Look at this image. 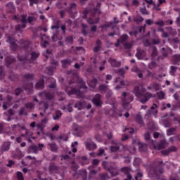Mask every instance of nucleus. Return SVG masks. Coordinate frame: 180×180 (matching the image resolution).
Returning a JSON list of instances; mask_svg holds the SVG:
<instances>
[{
  "instance_id": "a18cd8bd",
  "label": "nucleus",
  "mask_w": 180,
  "mask_h": 180,
  "mask_svg": "<svg viewBox=\"0 0 180 180\" xmlns=\"http://www.w3.org/2000/svg\"><path fill=\"white\" fill-rule=\"evenodd\" d=\"M62 115L61 111H56V115H53V120H58V119L61 117Z\"/></svg>"
},
{
  "instance_id": "052dcab7",
  "label": "nucleus",
  "mask_w": 180,
  "mask_h": 180,
  "mask_svg": "<svg viewBox=\"0 0 180 180\" xmlns=\"http://www.w3.org/2000/svg\"><path fill=\"white\" fill-rule=\"evenodd\" d=\"M17 178H18V180H24L23 174L20 172H17Z\"/></svg>"
},
{
  "instance_id": "ea45409f",
  "label": "nucleus",
  "mask_w": 180,
  "mask_h": 180,
  "mask_svg": "<svg viewBox=\"0 0 180 180\" xmlns=\"http://www.w3.org/2000/svg\"><path fill=\"white\" fill-rule=\"evenodd\" d=\"M24 80L27 81L28 82H29V81L33 80V75H32V74L25 75H24Z\"/></svg>"
},
{
  "instance_id": "bb28decb",
  "label": "nucleus",
  "mask_w": 180,
  "mask_h": 180,
  "mask_svg": "<svg viewBox=\"0 0 180 180\" xmlns=\"http://www.w3.org/2000/svg\"><path fill=\"white\" fill-rule=\"evenodd\" d=\"M97 46L94 48V52L98 53V51H101V45L102 44V41L101 40L96 41Z\"/></svg>"
},
{
  "instance_id": "20e7f679",
  "label": "nucleus",
  "mask_w": 180,
  "mask_h": 180,
  "mask_svg": "<svg viewBox=\"0 0 180 180\" xmlns=\"http://www.w3.org/2000/svg\"><path fill=\"white\" fill-rule=\"evenodd\" d=\"M129 36L127 34H123L120 37V39H117L115 47H119L120 44H123L125 49H131L133 47V42H127Z\"/></svg>"
},
{
  "instance_id": "c9c22d12",
  "label": "nucleus",
  "mask_w": 180,
  "mask_h": 180,
  "mask_svg": "<svg viewBox=\"0 0 180 180\" xmlns=\"http://www.w3.org/2000/svg\"><path fill=\"white\" fill-rule=\"evenodd\" d=\"M115 82H120V85H117L115 87V89H121L122 86H124V81H120V77H117L115 79Z\"/></svg>"
},
{
  "instance_id": "13d9d810",
  "label": "nucleus",
  "mask_w": 180,
  "mask_h": 180,
  "mask_svg": "<svg viewBox=\"0 0 180 180\" xmlns=\"http://www.w3.org/2000/svg\"><path fill=\"white\" fill-rule=\"evenodd\" d=\"M167 76V72H163L162 74H160L158 75V77H155V79H157V81H161V79L163 77H166Z\"/></svg>"
},
{
  "instance_id": "0eeeda50",
  "label": "nucleus",
  "mask_w": 180,
  "mask_h": 180,
  "mask_svg": "<svg viewBox=\"0 0 180 180\" xmlns=\"http://www.w3.org/2000/svg\"><path fill=\"white\" fill-rule=\"evenodd\" d=\"M4 57L5 58L6 65H7V67L8 65H11L12 63L15 62V58H13V57L8 56V52L2 50L0 51V60H2Z\"/></svg>"
},
{
  "instance_id": "393cba45",
  "label": "nucleus",
  "mask_w": 180,
  "mask_h": 180,
  "mask_svg": "<svg viewBox=\"0 0 180 180\" xmlns=\"http://www.w3.org/2000/svg\"><path fill=\"white\" fill-rule=\"evenodd\" d=\"M108 114L110 115V116H114V117L119 116V117H122V116H123L122 112H116L113 110H110L108 112Z\"/></svg>"
},
{
  "instance_id": "4c0bfd02",
  "label": "nucleus",
  "mask_w": 180,
  "mask_h": 180,
  "mask_svg": "<svg viewBox=\"0 0 180 180\" xmlns=\"http://www.w3.org/2000/svg\"><path fill=\"white\" fill-rule=\"evenodd\" d=\"M96 84H98V80H96V79H93L89 82V86L90 88H95V86H96Z\"/></svg>"
},
{
  "instance_id": "4d7b16f0",
  "label": "nucleus",
  "mask_w": 180,
  "mask_h": 180,
  "mask_svg": "<svg viewBox=\"0 0 180 180\" xmlns=\"http://www.w3.org/2000/svg\"><path fill=\"white\" fill-rule=\"evenodd\" d=\"M117 74L120 75L121 77H123L125 74L124 69L120 68L117 72Z\"/></svg>"
},
{
  "instance_id": "f257e3e1",
  "label": "nucleus",
  "mask_w": 180,
  "mask_h": 180,
  "mask_svg": "<svg viewBox=\"0 0 180 180\" xmlns=\"http://www.w3.org/2000/svg\"><path fill=\"white\" fill-rule=\"evenodd\" d=\"M81 89H86V86L82 79H79L78 82L71 80L69 82V86L66 87L65 92L68 95H81Z\"/></svg>"
},
{
  "instance_id": "c03bdc74",
  "label": "nucleus",
  "mask_w": 180,
  "mask_h": 180,
  "mask_svg": "<svg viewBox=\"0 0 180 180\" xmlns=\"http://www.w3.org/2000/svg\"><path fill=\"white\" fill-rule=\"evenodd\" d=\"M176 70H178V68L175 66H171L170 71H169L170 75H173V76L175 75V73L176 72Z\"/></svg>"
},
{
  "instance_id": "2f4dec72",
  "label": "nucleus",
  "mask_w": 180,
  "mask_h": 180,
  "mask_svg": "<svg viewBox=\"0 0 180 180\" xmlns=\"http://www.w3.org/2000/svg\"><path fill=\"white\" fill-rule=\"evenodd\" d=\"M136 120L137 123H139V124H140V126H141V127L144 126V122L143 121V117H141V115H136Z\"/></svg>"
},
{
  "instance_id": "1a4fd4ad",
  "label": "nucleus",
  "mask_w": 180,
  "mask_h": 180,
  "mask_svg": "<svg viewBox=\"0 0 180 180\" xmlns=\"http://www.w3.org/2000/svg\"><path fill=\"white\" fill-rule=\"evenodd\" d=\"M85 146L89 151H91V150H96V144L91 139H89L85 142Z\"/></svg>"
},
{
  "instance_id": "a878e982",
  "label": "nucleus",
  "mask_w": 180,
  "mask_h": 180,
  "mask_svg": "<svg viewBox=\"0 0 180 180\" xmlns=\"http://www.w3.org/2000/svg\"><path fill=\"white\" fill-rule=\"evenodd\" d=\"M162 4H165V0H158V3L157 4H154V8L156 11H161V8H160V6H161Z\"/></svg>"
},
{
  "instance_id": "49530a36",
  "label": "nucleus",
  "mask_w": 180,
  "mask_h": 180,
  "mask_svg": "<svg viewBox=\"0 0 180 180\" xmlns=\"http://www.w3.org/2000/svg\"><path fill=\"white\" fill-rule=\"evenodd\" d=\"M6 6L10 9V12H15V6L13 5V3H8Z\"/></svg>"
},
{
  "instance_id": "e433bc0d",
  "label": "nucleus",
  "mask_w": 180,
  "mask_h": 180,
  "mask_svg": "<svg viewBox=\"0 0 180 180\" xmlns=\"http://www.w3.org/2000/svg\"><path fill=\"white\" fill-rule=\"evenodd\" d=\"M71 65V60L68 59L62 60V67L63 68H66V67H68V65Z\"/></svg>"
},
{
  "instance_id": "603ef678",
  "label": "nucleus",
  "mask_w": 180,
  "mask_h": 180,
  "mask_svg": "<svg viewBox=\"0 0 180 180\" xmlns=\"http://www.w3.org/2000/svg\"><path fill=\"white\" fill-rule=\"evenodd\" d=\"M175 130H176V129L175 128H170L167 131V136H172V134H174V133H175Z\"/></svg>"
},
{
  "instance_id": "a19ab883",
  "label": "nucleus",
  "mask_w": 180,
  "mask_h": 180,
  "mask_svg": "<svg viewBox=\"0 0 180 180\" xmlns=\"http://www.w3.org/2000/svg\"><path fill=\"white\" fill-rule=\"evenodd\" d=\"M75 11H77V4L75 3H72L70 6V13H72V12L75 13Z\"/></svg>"
},
{
  "instance_id": "5701e85b",
  "label": "nucleus",
  "mask_w": 180,
  "mask_h": 180,
  "mask_svg": "<svg viewBox=\"0 0 180 180\" xmlns=\"http://www.w3.org/2000/svg\"><path fill=\"white\" fill-rule=\"evenodd\" d=\"M11 148V143L9 142H4L1 146L2 151H8Z\"/></svg>"
},
{
  "instance_id": "37998d69",
  "label": "nucleus",
  "mask_w": 180,
  "mask_h": 180,
  "mask_svg": "<svg viewBox=\"0 0 180 180\" xmlns=\"http://www.w3.org/2000/svg\"><path fill=\"white\" fill-rule=\"evenodd\" d=\"M143 20H144V19L140 15L134 17V22H136V23H140L143 22Z\"/></svg>"
},
{
  "instance_id": "412c9836",
  "label": "nucleus",
  "mask_w": 180,
  "mask_h": 180,
  "mask_svg": "<svg viewBox=\"0 0 180 180\" xmlns=\"http://www.w3.org/2000/svg\"><path fill=\"white\" fill-rule=\"evenodd\" d=\"M35 88L37 89H43L44 88V80L41 79L39 82H37Z\"/></svg>"
},
{
  "instance_id": "338daca9",
  "label": "nucleus",
  "mask_w": 180,
  "mask_h": 180,
  "mask_svg": "<svg viewBox=\"0 0 180 180\" xmlns=\"http://www.w3.org/2000/svg\"><path fill=\"white\" fill-rule=\"evenodd\" d=\"M155 25H157L158 26H164V20H160L158 21H156L155 22Z\"/></svg>"
},
{
  "instance_id": "09e8293b",
  "label": "nucleus",
  "mask_w": 180,
  "mask_h": 180,
  "mask_svg": "<svg viewBox=\"0 0 180 180\" xmlns=\"http://www.w3.org/2000/svg\"><path fill=\"white\" fill-rule=\"evenodd\" d=\"M158 99H164L165 98V93L164 91H159L157 93Z\"/></svg>"
},
{
  "instance_id": "6e6552de",
  "label": "nucleus",
  "mask_w": 180,
  "mask_h": 180,
  "mask_svg": "<svg viewBox=\"0 0 180 180\" xmlns=\"http://www.w3.org/2000/svg\"><path fill=\"white\" fill-rule=\"evenodd\" d=\"M122 171L125 175H127V179L124 180H133V177L130 175L133 172V170L131 169L126 167H123L122 169Z\"/></svg>"
},
{
  "instance_id": "f3484780",
  "label": "nucleus",
  "mask_w": 180,
  "mask_h": 180,
  "mask_svg": "<svg viewBox=\"0 0 180 180\" xmlns=\"http://www.w3.org/2000/svg\"><path fill=\"white\" fill-rule=\"evenodd\" d=\"M132 72H136L139 77V78H143V70H140V69L134 67L131 69Z\"/></svg>"
},
{
  "instance_id": "58836bf2",
  "label": "nucleus",
  "mask_w": 180,
  "mask_h": 180,
  "mask_svg": "<svg viewBox=\"0 0 180 180\" xmlns=\"http://www.w3.org/2000/svg\"><path fill=\"white\" fill-rule=\"evenodd\" d=\"M168 146L167 143L163 142L158 145V146H155V150H162V148H165Z\"/></svg>"
},
{
  "instance_id": "dca6fc26",
  "label": "nucleus",
  "mask_w": 180,
  "mask_h": 180,
  "mask_svg": "<svg viewBox=\"0 0 180 180\" xmlns=\"http://www.w3.org/2000/svg\"><path fill=\"white\" fill-rule=\"evenodd\" d=\"M108 62L112 65V67H120V62H117L115 59L110 58Z\"/></svg>"
},
{
  "instance_id": "6e6d98bb",
  "label": "nucleus",
  "mask_w": 180,
  "mask_h": 180,
  "mask_svg": "<svg viewBox=\"0 0 180 180\" xmlns=\"http://www.w3.org/2000/svg\"><path fill=\"white\" fill-rule=\"evenodd\" d=\"M141 162V159L139 158H136L134 161V165L137 167V165H139Z\"/></svg>"
},
{
  "instance_id": "e2e57ef3",
  "label": "nucleus",
  "mask_w": 180,
  "mask_h": 180,
  "mask_svg": "<svg viewBox=\"0 0 180 180\" xmlns=\"http://www.w3.org/2000/svg\"><path fill=\"white\" fill-rule=\"evenodd\" d=\"M157 67V63L155 62H151L149 65H148V68L150 69V70H153V68H155Z\"/></svg>"
},
{
  "instance_id": "0e129e2a",
  "label": "nucleus",
  "mask_w": 180,
  "mask_h": 180,
  "mask_svg": "<svg viewBox=\"0 0 180 180\" xmlns=\"http://www.w3.org/2000/svg\"><path fill=\"white\" fill-rule=\"evenodd\" d=\"M145 23L148 25V26H151L154 23V21L151 19H147L145 20Z\"/></svg>"
},
{
  "instance_id": "f8f14e48",
  "label": "nucleus",
  "mask_w": 180,
  "mask_h": 180,
  "mask_svg": "<svg viewBox=\"0 0 180 180\" xmlns=\"http://www.w3.org/2000/svg\"><path fill=\"white\" fill-rule=\"evenodd\" d=\"M73 130H74V134L77 136L78 137H81L82 136L83 132H82V128L78 125H74L73 127Z\"/></svg>"
},
{
  "instance_id": "5fc2aeb1",
  "label": "nucleus",
  "mask_w": 180,
  "mask_h": 180,
  "mask_svg": "<svg viewBox=\"0 0 180 180\" xmlns=\"http://www.w3.org/2000/svg\"><path fill=\"white\" fill-rule=\"evenodd\" d=\"M25 108L27 109H33V108H34V104L33 103H30V102L27 103L25 104Z\"/></svg>"
},
{
  "instance_id": "a211bd4d",
  "label": "nucleus",
  "mask_w": 180,
  "mask_h": 180,
  "mask_svg": "<svg viewBox=\"0 0 180 180\" xmlns=\"http://www.w3.org/2000/svg\"><path fill=\"white\" fill-rule=\"evenodd\" d=\"M49 171L51 174H57L58 172V167L56 165L52 164L49 167Z\"/></svg>"
},
{
  "instance_id": "8fccbe9b",
  "label": "nucleus",
  "mask_w": 180,
  "mask_h": 180,
  "mask_svg": "<svg viewBox=\"0 0 180 180\" xmlns=\"http://www.w3.org/2000/svg\"><path fill=\"white\" fill-rule=\"evenodd\" d=\"M20 116H22L25 115V116H27V112L26 111V108L23 107L21 108L20 110L19 111Z\"/></svg>"
},
{
  "instance_id": "2eb2a0df",
  "label": "nucleus",
  "mask_w": 180,
  "mask_h": 180,
  "mask_svg": "<svg viewBox=\"0 0 180 180\" xmlns=\"http://www.w3.org/2000/svg\"><path fill=\"white\" fill-rule=\"evenodd\" d=\"M24 89L28 91L29 94H33V83L29 82L26 86H24Z\"/></svg>"
},
{
  "instance_id": "9d476101",
  "label": "nucleus",
  "mask_w": 180,
  "mask_h": 180,
  "mask_svg": "<svg viewBox=\"0 0 180 180\" xmlns=\"http://www.w3.org/2000/svg\"><path fill=\"white\" fill-rule=\"evenodd\" d=\"M96 106H102V100L100 94H96L92 100Z\"/></svg>"
},
{
  "instance_id": "9b49d317",
  "label": "nucleus",
  "mask_w": 180,
  "mask_h": 180,
  "mask_svg": "<svg viewBox=\"0 0 180 180\" xmlns=\"http://www.w3.org/2000/svg\"><path fill=\"white\" fill-rule=\"evenodd\" d=\"M49 122V117H45L43 120H41V122L37 124V129H39V130H43L44 127H46V124H47V122Z\"/></svg>"
},
{
  "instance_id": "774afa93",
  "label": "nucleus",
  "mask_w": 180,
  "mask_h": 180,
  "mask_svg": "<svg viewBox=\"0 0 180 180\" xmlns=\"http://www.w3.org/2000/svg\"><path fill=\"white\" fill-rule=\"evenodd\" d=\"M82 172V175H83V176H84V178H83V180H86V175H87V172L86 169H82L81 171Z\"/></svg>"
},
{
  "instance_id": "423d86ee",
  "label": "nucleus",
  "mask_w": 180,
  "mask_h": 180,
  "mask_svg": "<svg viewBox=\"0 0 180 180\" xmlns=\"http://www.w3.org/2000/svg\"><path fill=\"white\" fill-rule=\"evenodd\" d=\"M161 174H164V169L162 168H159L158 167H152L148 172V176L150 178L155 176L156 179L159 180V176Z\"/></svg>"
},
{
  "instance_id": "39448f33",
  "label": "nucleus",
  "mask_w": 180,
  "mask_h": 180,
  "mask_svg": "<svg viewBox=\"0 0 180 180\" xmlns=\"http://www.w3.org/2000/svg\"><path fill=\"white\" fill-rule=\"evenodd\" d=\"M27 15H22L21 16L19 15H14L13 19L14 20H20L22 25H18L15 27V30L18 31L20 30V29H25L26 27V23H27V20L26 19Z\"/></svg>"
},
{
  "instance_id": "c756f323",
  "label": "nucleus",
  "mask_w": 180,
  "mask_h": 180,
  "mask_svg": "<svg viewBox=\"0 0 180 180\" xmlns=\"http://www.w3.org/2000/svg\"><path fill=\"white\" fill-rule=\"evenodd\" d=\"M48 145L51 148V151H53L54 153H56V151H58V147H57V145L56 144V143H48Z\"/></svg>"
},
{
  "instance_id": "864d4df0",
  "label": "nucleus",
  "mask_w": 180,
  "mask_h": 180,
  "mask_svg": "<svg viewBox=\"0 0 180 180\" xmlns=\"http://www.w3.org/2000/svg\"><path fill=\"white\" fill-rule=\"evenodd\" d=\"M31 150L34 154H37L39 152V147H37L36 145H33L31 146Z\"/></svg>"
},
{
  "instance_id": "ddd939ff",
  "label": "nucleus",
  "mask_w": 180,
  "mask_h": 180,
  "mask_svg": "<svg viewBox=\"0 0 180 180\" xmlns=\"http://www.w3.org/2000/svg\"><path fill=\"white\" fill-rule=\"evenodd\" d=\"M20 46L22 47V49H27V50H32V47H30V43L29 41L21 39L20 41Z\"/></svg>"
},
{
  "instance_id": "de8ad7c7",
  "label": "nucleus",
  "mask_w": 180,
  "mask_h": 180,
  "mask_svg": "<svg viewBox=\"0 0 180 180\" xmlns=\"http://www.w3.org/2000/svg\"><path fill=\"white\" fill-rule=\"evenodd\" d=\"M18 60L20 61H22L24 63V65H26V64L30 63V60H27V59H26V58L22 57L20 56H18Z\"/></svg>"
},
{
  "instance_id": "c85d7f7f",
  "label": "nucleus",
  "mask_w": 180,
  "mask_h": 180,
  "mask_svg": "<svg viewBox=\"0 0 180 180\" xmlns=\"http://www.w3.org/2000/svg\"><path fill=\"white\" fill-rule=\"evenodd\" d=\"M146 78H152V79H155V73L152 72L150 70H147L146 71Z\"/></svg>"
},
{
  "instance_id": "3c124183",
  "label": "nucleus",
  "mask_w": 180,
  "mask_h": 180,
  "mask_svg": "<svg viewBox=\"0 0 180 180\" xmlns=\"http://www.w3.org/2000/svg\"><path fill=\"white\" fill-rule=\"evenodd\" d=\"M7 41L8 43H11V44H15V38L12 36H8L7 37Z\"/></svg>"
},
{
  "instance_id": "bf43d9fd",
  "label": "nucleus",
  "mask_w": 180,
  "mask_h": 180,
  "mask_svg": "<svg viewBox=\"0 0 180 180\" xmlns=\"http://www.w3.org/2000/svg\"><path fill=\"white\" fill-rule=\"evenodd\" d=\"M99 91H102L103 92L105 91H108V86L101 84L99 86Z\"/></svg>"
},
{
  "instance_id": "b1692460",
  "label": "nucleus",
  "mask_w": 180,
  "mask_h": 180,
  "mask_svg": "<svg viewBox=\"0 0 180 180\" xmlns=\"http://www.w3.org/2000/svg\"><path fill=\"white\" fill-rule=\"evenodd\" d=\"M88 23H89V25H96V23H98L99 22V18H91L87 20Z\"/></svg>"
},
{
  "instance_id": "f03ea898",
  "label": "nucleus",
  "mask_w": 180,
  "mask_h": 180,
  "mask_svg": "<svg viewBox=\"0 0 180 180\" xmlns=\"http://www.w3.org/2000/svg\"><path fill=\"white\" fill-rule=\"evenodd\" d=\"M146 92V89L143 86H136L134 89V94L136 98H139L141 103H146L150 98H153V94L150 92Z\"/></svg>"
},
{
  "instance_id": "473e14b6",
  "label": "nucleus",
  "mask_w": 180,
  "mask_h": 180,
  "mask_svg": "<svg viewBox=\"0 0 180 180\" xmlns=\"http://www.w3.org/2000/svg\"><path fill=\"white\" fill-rule=\"evenodd\" d=\"M157 113H158V110H149L147 112V116L153 115L155 119H157Z\"/></svg>"
},
{
  "instance_id": "680f3d73",
  "label": "nucleus",
  "mask_w": 180,
  "mask_h": 180,
  "mask_svg": "<svg viewBox=\"0 0 180 180\" xmlns=\"http://www.w3.org/2000/svg\"><path fill=\"white\" fill-rule=\"evenodd\" d=\"M110 173L112 175V176H115V175H117V174H119V172H117V169L110 170Z\"/></svg>"
},
{
  "instance_id": "aec40b11",
  "label": "nucleus",
  "mask_w": 180,
  "mask_h": 180,
  "mask_svg": "<svg viewBox=\"0 0 180 180\" xmlns=\"http://www.w3.org/2000/svg\"><path fill=\"white\" fill-rule=\"evenodd\" d=\"M120 148V143H115V145H112L110 147V151L111 153H116V151H119Z\"/></svg>"
},
{
  "instance_id": "f704fd0d",
  "label": "nucleus",
  "mask_w": 180,
  "mask_h": 180,
  "mask_svg": "<svg viewBox=\"0 0 180 180\" xmlns=\"http://www.w3.org/2000/svg\"><path fill=\"white\" fill-rule=\"evenodd\" d=\"M39 56H40V53H39V52H32L31 53L32 61H34V60H37V58H39Z\"/></svg>"
},
{
  "instance_id": "69168bd1",
  "label": "nucleus",
  "mask_w": 180,
  "mask_h": 180,
  "mask_svg": "<svg viewBox=\"0 0 180 180\" xmlns=\"http://www.w3.org/2000/svg\"><path fill=\"white\" fill-rule=\"evenodd\" d=\"M75 146H78V142L77 141H75L73 143H72V152L73 153H77V148H75Z\"/></svg>"
},
{
  "instance_id": "72a5a7b5",
  "label": "nucleus",
  "mask_w": 180,
  "mask_h": 180,
  "mask_svg": "<svg viewBox=\"0 0 180 180\" xmlns=\"http://www.w3.org/2000/svg\"><path fill=\"white\" fill-rule=\"evenodd\" d=\"M151 86L153 89H155V91H160V89H161V84L157 82L152 83Z\"/></svg>"
},
{
  "instance_id": "79ce46f5",
  "label": "nucleus",
  "mask_w": 180,
  "mask_h": 180,
  "mask_svg": "<svg viewBox=\"0 0 180 180\" xmlns=\"http://www.w3.org/2000/svg\"><path fill=\"white\" fill-rule=\"evenodd\" d=\"M15 155H13V157H18L19 158H22L23 157V154L22 153V151L19 148H16L15 150Z\"/></svg>"
},
{
  "instance_id": "7ed1b4c3",
  "label": "nucleus",
  "mask_w": 180,
  "mask_h": 180,
  "mask_svg": "<svg viewBox=\"0 0 180 180\" xmlns=\"http://www.w3.org/2000/svg\"><path fill=\"white\" fill-rule=\"evenodd\" d=\"M134 98L130 93H122V106L124 109L126 110H129V109L131 108V105H130L131 102H133Z\"/></svg>"
},
{
  "instance_id": "4468645a",
  "label": "nucleus",
  "mask_w": 180,
  "mask_h": 180,
  "mask_svg": "<svg viewBox=\"0 0 180 180\" xmlns=\"http://www.w3.org/2000/svg\"><path fill=\"white\" fill-rule=\"evenodd\" d=\"M11 105H12V96H7V102L4 103V104H3V109L4 110H6V109H8V108H9L11 106Z\"/></svg>"
},
{
  "instance_id": "cd10ccee",
  "label": "nucleus",
  "mask_w": 180,
  "mask_h": 180,
  "mask_svg": "<svg viewBox=\"0 0 180 180\" xmlns=\"http://www.w3.org/2000/svg\"><path fill=\"white\" fill-rule=\"evenodd\" d=\"M139 151H141V153L147 151V144L139 143Z\"/></svg>"
},
{
  "instance_id": "7c9ffc66",
  "label": "nucleus",
  "mask_w": 180,
  "mask_h": 180,
  "mask_svg": "<svg viewBox=\"0 0 180 180\" xmlns=\"http://www.w3.org/2000/svg\"><path fill=\"white\" fill-rule=\"evenodd\" d=\"M180 61V54H176L172 56L173 64H177Z\"/></svg>"
},
{
  "instance_id": "6ab92c4d",
  "label": "nucleus",
  "mask_w": 180,
  "mask_h": 180,
  "mask_svg": "<svg viewBox=\"0 0 180 180\" xmlns=\"http://www.w3.org/2000/svg\"><path fill=\"white\" fill-rule=\"evenodd\" d=\"M39 96H45L47 99H53L54 98V95L49 92H42L39 94Z\"/></svg>"
},
{
  "instance_id": "4be33fe9",
  "label": "nucleus",
  "mask_w": 180,
  "mask_h": 180,
  "mask_svg": "<svg viewBox=\"0 0 180 180\" xmlns=\"http://www.w3.org/2000/svg\"><path fill=\"white\" fill-rule=\"evenodd\" d=\"M84 106H85V102L84 101L78 102L75 105V108L78 109V110H82V109H84Z\"/></svg>"
}]
</instances>
